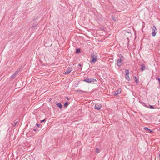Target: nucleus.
<instances>
[{
  "label": "nucleus",
  "mask_w": 160,
  "mask_h": 160,
  "mask_svg": "<svg viewBox=\"0 0 160 160\" xmlns=\"http://www.w3.org/2000/svg\"><path fill=\"white\" fill-rule=\"evenodd\" d=\"M135 80L136 83H138V82L139 81H138V78H137L136 76L135 77Z\"/></svg>",
  "instance_id": "nucleus-16"
},
{
  "label": "nucleus",
  "mask_w": 160,
  "mask_h": 160,
  "mask_svg": "<svg viewBox=\"0 0 160 160\" xmlns=\"http://www.w3.org/2000/svg\"><path fill=\"white\" fill-rule=\"evenodd\" d=\"M56 105L60 109H62V106L60 103H57Z\"/></svg>",
  "instance_id": "nucleus-11"
},
{
  "label": "nucleus",
  "mask_w": 160,
  "mask_h": 160,
  "mask_svg": "<svg viewBox=\"0 0 160 160\" xmlns=\"http://www.w3.org/2000/svg\"><path fill=\"white\" fill-rule=\"evenodd\" d=\"M36 27V25H33L32 27V28H34Z\"/></svg>",
  "instance_id": "nucleus-22"
},
{
  "label": "nucleus",
  "mask_w": 160,
  "mask_h": 160,
  "mask_svg": "<svg viewBox=\"0 0 160 160\" xmlns=\"http://www.w3.org/2000/svg\"><path fill=\"white\" fill-rule=\"evenodd\" d=\"M66 99H67V100H69V98H68V97H66Z\"/></svg>",
  "instance_id": "nucleus-28"
},
{
  "label": "nucleus",
  "mask_w": 160,
  "mask_h": 160,
  "mask_svg": "<svg viewBox=\"0 0 160 160\" xmlns=\"http://www.w3.org/2000/svg\"><path fill=\"white\" fill-rule=\"evenodd\" d=\"M72 68L70 67L67 69L66 71L64 73L65 74H68L72 71Z\"/></svg>",
  "instance_id": "nucleus-6"
},
{
  "label": "nucleus",
  "mask_w": 160,
  "mask_h": 160,
  "mask_svg": "<svg viewBox=\"0 0 160 160\" xmlns=\"http://www.w3.org/2000/svg\"><path fill=\"white\" fill-rule=\"evenodd\" d=\"M112 19L114 21H116V19H115V18L113 16H112Z\"/></svg>",
  "instance_id": "nucleus-23"
},
{
  "label": "nucleus",
  "mask_w": 160,
  "mask_h": 160,
  "mask_svg": "<svg viewBox=\"0 0 160 160\" xmlns=\"http://www.w3.org/2000/svg\"><path fill=\"white\" fill-rule=\"evenodd\" d=\"M150 108L151 109H154V108L153 106L149 105Z\"/></svg>",
  "instance_id": "nucleus-21"
},
{
  "label": "nucleus",
  "mask_w": 160,
  "mask_h": 160,
  "mask_svg": "<svg viewBox=\"0 0 160 160\" xmlns=\"http://www.w3.org/2000/svg\"><path fill=\"white\" fill-rule=\"evenodd\" d=\"M83 81L87 82L88 83H91V78H87L85 79H84L83 80Z\"/></svg>",
  "instance_id": "nucleus-8"
},
{
  "label": "nucleus",
  "mask_w": 160,
  "mask_h": 160,
  "mask_svg": "<svg viewBox=\"0 0 160 160\" xmlns=\"http://www.w3.org/2000/svg\"><path fill=\"white\" fill-rule=\"evenodd\" d=\"M102 106V105L101 104L97 103L95 105L94 108L96 110H99L100 109Z\"/></svg>",
  "instance_id": "nucleus-5"
},
{
  "label": "nucleus",
  "mask_w": 160,
  "mask_h": 160,
  "mask_svg": "<svg viewBox=\"0 0 160 160\" xmlns=\"http://www.w3.org/2000/svg\"><path fill=\"white\" fill-rule=\"evenodd\" d=\"M146 67L144 64H142L141 65V68L140 69L142 71H143L145 69Z\"/></svg>",
  "instance_id": "nucleus-10"
},
{
  "label": "nucleus",
  "mask_w": 160,
  "mask_h": 160,
  "mask_svg": "<svg viewBox=\"0 0 160 160\" xmlns=\"http://www.w3.org/2000/svg\"><path fill=\"white\" fill-rule=\"evenodd\" d=\"M100 149L98 148H97L96 149L95 152L96 153H98L99 152Z\"/></svg>",
  "instance_id": "nucleus-14"
},
{
  "label": "nucleus",
  "mask_w": 160,
  "mask_h": 160,
  "mask_svg": "<svg viewBox=\"0 0 160 160\" xmlns=\"http://www.w3.org/2000/svg\"><path fill=\"white\" fill-rule=\"evenodd\" d=\"M121 88H119L114 93V95H117L121 92Z\"/></svg>",
  "instance_id": "nucleus-9"
},
{
  "label": "nucleus",
  "mask_w": 160,
  "mask_h": 160,
  "mask_svg": "<svg viewBox=\"0 0 160 160\" xmlns=\"http://www.w3.org/2000/svg\"><path fill=\"white\" fill-rule=\"evenodd\" d=\"M68 102H65L64 104V106L65 107H67L68 105Z\"/></svg>",
  "instance_id": "nucleus-15"
},
{
  "label": "nucleus",
  "mask_w": 160,
  "mask_h": 160,
  "mask_svg": "<svg viewBox=\"0 0 160 160\" xmlns=\"http://www.w3.org/2000/svg\"><path fill=\"white\" fill-rule=\"evenodd\" d=\"M157 79L158 80V81L159 82V83H160V78H158Z\"/></svg>",
  "instance_id": "nucleus-26"
},
{
  "label": "nucleus",
  "mask_w": 160,
  "mask_h": 160,
  "mask_svg": "<svg viewBox=\"0 0 160 160\" xmlns=\"http://www.w3.org/2000/svg\"><path fill=\"white\" fill-rule=\"evenodd\" d=\"M35 20V19H34V20Z\"/></svg>",
  "instance_id": "nucleus-30"
},
{
  "label": "nucleus",
  "mask_w": 160,
  "mask_h": 160,
  "mask_svg": "<svg viewBox=\"0 0 160 160\" xmlns=\"http://www.w3.org/2000/svg\"><path fill=\"white\" fill-rule=\"evenodd\" d=\"M80 49L79 48L76 49V53H80Z\"/></svg>",
  "instance_id": "nucleus-12"
},
{
  "label": "nucleus",
  "mask_w": 160,
  "mask_h": 160,
  "mask_svg": "<svg viewBox=\"0 0 160 160\" xmlns=\"http://www.w3.org/2000/svg\"><path fill=\"white\" fill-rule=\"evenodd\" d=\"M36 126H37L38 127H39L40 126V124H36Z\"/></svg>",
  "instance_id": "nucleus-25"
},
{
  "label": "nucleus",
  "mask_w": 160,
  "mask_h": 160,
  "mask_svg": "<svg viewBox=\"0 0 160 160\" xmlns=\"http://www.w3.org/2000/svg\"><path fill=\"white\" fill-rule=\"evenodd\" d=\"M91 60L90 61L91 63H94L97 61L98 56L96 53L93 52L91 56Z\"/></svg>",
  "instance_id": "nucleus-1"
},
{
  "label": "nucleus",
  "mask_w": 160,
  "mask_h": 160,
  "mask_svg": "<svg viewBox=\"0 0 160 160\" xmlns=\"http://www.w3.org/2000/svg\"><path fill=\"white\" fill-rule=\"evenodd\" d=\"M91 82H94L96 81V79H95L93 78H91Z\"/></svg>",
  "instance_id": "nucleus-18"
},
{
  "label": "nucleus",
  "mask_w": 160,
  "mask_h": 160,
  "mask_svg": "<svg viewBox=\"0 0 160 160\" xmlns=\"http://www.w3.org/2000/svg\"><path fill=\"white\" fill-rule=\"evenodd\" d=\"M45 121V119H44L42 120H41V122L42 123V122H44Z\"/></svg>",
  "instance_id": "nucleus-24"
},
{
  "label": "nucleus",
  "mask_w": 160,
  "mask_h": 160,
  "mask_svg": "<svg viewBox=\"0 0 160 160\" xmlns=\"http://www.w3.org/2000/svg\"><path fill=\"white\" fill-rule=\"evenodd\" d=\"M124 59V56L121 55L120 59H118L117 61V65L118 66H121L122 63V61Z\"/></svg>",
  "instance_id": "nucleus-2"
},
{
  "label": "nucleus",
  "mask_w": 160,
  "mask_h": 160,
  "mask_svg": "<svg viewBox=\"0 0 160 160\" xmlns=\"http://www.w3.org/2000/svg\"><path fill=\"white\" fill-rule=\"evenodd\" d=\"M76 91H77V92H84L82 90H77Z\"/></svg>",
  "instance_id": "nucleus-19"
},
{
  "label": "nucleus",
  "mask_w": 160,
  "mask_h": 160,
  "mask_svg": "<svg viewBox=\"0 0 160 160\" xmlns=\"http://www.w3.org/2000/svg\"><path fill=\"white\" fill-rule=\"evenodd\" d=\"M20 71V70L19 69H18L14 73V74H15L16 75H17L19 72Z\"/></svg>",
  "instance_id": "nucleus-13"
},
{
  "label": "nucleus",
  "mask_w": 160,
  "mask_h": 160,
  "mask_svg": "<svg viewBox=\"0 0 160 160\" xmlns=\"http://www.w3.org/2000/svg\"><path fill=\"white\" fill-rule=\"evenodd\" d=\"M78 66H80V67H81V66H82V65H81V64L79 63V64H78Z\"/></svg>",
  "instance_id": "nucleus-27"
},
{
  "label": "nucleus",
  "mask_w": 160,
  "mask_h": 160,
  "mask_svg": "<svg viewBox=\"0 0 160 160\" xmlns=\"http://www.w3.org/2000/svg\"><path fill=\"white\" fill-rule=\"evenodd\" d=\"M18 123V121H17L13 125V127H15V126H16V125L17 124V123Z\"/></svg>",
  "instance_id": "nucleus-20"
},
{
  "label": "nucleus",
  "mask_w": 160,
  "mask_h": 160,
  "mask_svg": "<svg viewBox=\"0 0 160 160\" xmlns=\"http://www.w3.org/2000/svg\"><path fill=\"white\" fill-rule=\"evenodd\" d=\"M157 32L156 27L155 26H153L152 29V37L155 36Z\"/></svg>",
  "instance_id": "nucleus-3"
},
{
  "label": "nucleus",
  "mask_w": 160,
  "mask_h": 160,
  "mask_svg": "<svg viewBox=\"0 0 160 160\" xmlns=\"http://www.w3.org/2000/svg\"><path fill=\"white\" fill-rule=\"evenodd\" d=\"M16 75H15V74H14V73L12 76L11 77V78L12 79H14L15 77L16 76Z\"/></svg>",
  "instance_id": "nucleus-17"
},
{
  "label": "nucleus",
  "mask_w": 160,
  "mask_h": 160,
  "mask_svg": "<svg viewBox=\"0 0 160 160\" xmlns=\"http://www.w3.org/2000/svg\"><path fill=\"white\" fill-rule=\"evenodd\" d=\"M125 72L126 73L125 75V78H126V79H127L128 81H129L130 79V77L129 76V70H126L125 71Z\"/></svg>",
  "instance_id": "nucleus-4"
},
{
  "label": "nucleus",
  "mask_w": 160,
  "mask_h": 160,
  "mask_svg": "<svg viewBox=\"0 0 160 160\" xmlns=\"http://www.w3.org/2000/svg\"><path fill=\"white\" fill-rule=\"evenodd\" d=\"M144 129L145 130L148 132L149 133H152V131L151 129H148L147 127H145L144 128Z\"/></svg>",
  "instance_id": "nucleus-7"
},
{
  "label": "nucleus",
  "mask_w": 160,
  "mask_h": 160,
  "mask_svg": "<svg viewBox=\"0 0 160 160\" xmlns=\"http://www.w3.org/2000/svg\"><path fill=\"white\" fill-rule=\"evenodd\" d=\"M36 130H37L36 129H33V131H36Z\"/></svg>",
  "instance_id": "nucleus-29"
}]
</instances>
